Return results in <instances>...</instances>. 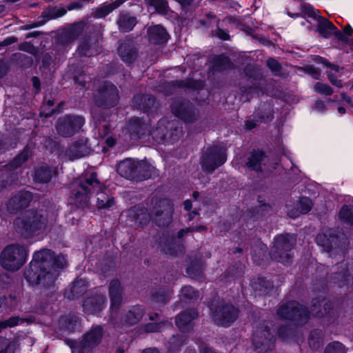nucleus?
Returning <instances> with one entry per match:
<instances>
[{
	"label": "nucleus",
	"mask_w": 353,
	"mask_h": 353,
	"mask_svg": "<svg viewBox=\"0 0 353 353\" xmlns=\"http://www.w3.org/2000/svg\"><path fill=\"white\" fill-rule=\"evenodd\" d=\"M104 185L99 182L95 172L87 173L77 179L72 183L71 203L79 207L85 205L91 195L97 192V205L99 209H109L114 205V199L103 192Z\"/></svg>",
	"instance_id": "obj_1"
},
{
	"label": "nucleus",
	"mask_w": 353,
	"mask_h": 353,
	"mask_svg": "<svg viewBox=\"0 0 353 353\" xmlns=\"http://www.w3.org/2000/svg\"><path fill=\"white\" fill-rule=\"evenodd\" d=\"M52 254L50 250L43 249L34 252L29 267L24 272V276L30 285L52 287L57 278L56 271H47L51 264Z\"/></svg>",
	"instance_id": "obj_2"
},
{
	"label": "nucleus",
	"mask_w": 353,
	"mask_h": 353,
	"mask_svg": "<svg viewBox=\"0 0 353 353\" xmlns=\"http://www.w3.org/2000/svg\"><path fill=\"white\" fill-rule=\"evenodd\" d=\"M330 304L324 298L312 301L311 312L296 301H291L281 305L277 314L282 319L294 321L296 324H303L307 322L311 315L316 317H323L330 313Z\"/></svg>",
	"instance_id": "obj_3"
},
{
	"label": "nucleus",
	"mask_w": 353,
	"mask_h": 353,
	"mask_svg": "<svg viewBox=\"0 0 353 353\" xmlns=\"http://www.w3.org/2000/svg\"><path fill=\"white\" fill-rule=\"evenodd\" d=\"M56 221V215L46 210H28L14 221L17 231L26 237L45 230Z\"/></svg>",
	"instance_id": "obj_4"
},
{
	"label": "nucleus",
	"mask_w": 353,
	"mask_h": 353,
	"mask_svg": "<svg viewBox=\"0 0 353 353\" xmlns=\"http://www.w3.org/2000/svg\"><path fill=\"white\" fill-rule=\"evenodd\" d=\"M27 250L22 245L11 244L1 252L0 263L2 267L9 271L19 270L26 261Z\"/></svg>",
	"instance_id": "obj_5"
},
{
	"label": "nucleus",
	"mask_w": 353,
	"mask_h": 353,
	"mask_svg": "<svg viewBox=\"0 0 353 353\" xmlns=\"http://www.w3.org/2000/svg\"><path fill=\"white\" fill-rule=\"evenodd\" d=\"M296 236L294 234H283L278 236L274 242L270 255L272 259L285 265L292 262L291 250L296 244Z\"/></svg>",
	"instance_id": "obj_6"
},
{
	"label": "nucleus",
	"mask_w": 353,
	"mask_h": 353,
	"mask_svg": "<svg viewBox=\"0 0 353 353\" xmlns=\"http://www.w3.org/2000/svg\"><path fill=\"white\" fill-rule=\"evenodd\" d=\"M226 161L225 150L223 148L214 146L208 148L202 156L201 164L205 172L212 173Z\"/></svg>",
	"instance_id": "obj_7"
},
{
	"label": "nucleus",
	"mask_w": 353,
	"mask_h": 353,
	"mask_svg": "<svg viewBox=\"0 0 353 353\" xmlns=\"http://www.w3.org/2000/svg\"><path fill=\"white\" fill-rule=\"evenodd\" d=\"M274 335L268 326L259 327L254 334L252 343L258 353H265L274 347Z\"/></svg>",
	"instance_id": "obj_8"
},
{
	"label": "nucleus",
	"mask_w": 353,
	"mask_h": 353,
	"mask_svg": "<svg viewBox=\"0 0 353 353\" xmlns=\"http://www.w3.org/2000/svg\"><path fill=\"white\" fill-rule=\"evenodd\" d=\"M119 101L118 90L114 85L105 82L95 97L98 108H109L117 105Z\"/></svg>",
	"instance_id": "obj_9"
},
{
	"label": "nucleus",
	"mask_w": 353,
	"mask_h": 353,
	"mask_svg": "<svg viewBox=\"0 0 353 353\" xmlns=\"http://www.w3.org/2000/svg\"><path fill=\"white\" fill-rule=\"evenodd\" d=\"M212 317L219 325L228 326L234 322L238 316V310L232 305L221 304L215 309L211 308Z\"/></svg>",
	"instance_id": "obj_10"
},
{
	"label": "nucleus",
	"mask_w": 353,
	"mask_h": 353,
	"mask_svg": "<svg viewBox=\"0 0 353 353\" xmlns=\"http://www.w3.org/2000/svg\"><path fill=\"white\" fill-rule=\"evenodd\" d=\"M171 111L186 123L194 122L199 117L198 110L189 101H174L171 105Z\"/></svg>",
	"instance_id": "obj_11"
},
{
	"label": "nucleus",
	"mask_w": 353,
	"mask_h": 353,
	"mask_svg": "<svg viewBox=\"0 0 353 353\" xmlns=\"http://www.w3.org/2000/svg\"><path fill=\"white\" fill-rule=\"evenodd\" d=\"M174 208L168 199L160 200L153 208L154 221L159 226H167L172 221Z\"/></svg>",
	"instance_id": "obj_12"
},
{
	"label": "nucleus",
	"mask_w": 353,
	"mask_h": 353,
	"mask_svg": "<svg viewBox=\"0 0 353 353\" xmlns=\"http://www.w3.org/2000/svg\"><path fill=\"white\" fill-rule=\"evenodd\" d=\"M84 123V119L79 116L69 115L60 118L57 130L63 137H71L78 132Z\"/></svg>",
	"instance_id": "obj_13"
},
{
	"label": "nucleus",
	"mask_w": 353,
	"mask_h": 353,
	"mask_svg": "<svg viewBox=\"0 0 353 353\" xmlns=\"http://www.w3.org/2000/svg\"><path fill=\"white\" fill-rule=\"evenodd\" d=\"M109 294L110 297V319H115L114 313L119 309L122 302V288L118 280H113L109 286Z\"/></svg>",
	"instance_id": "obj_14"
},
{
	"label": "nucleus",
	"mask_w": 353,
	"mask_h": 353,
	"mask_svg": "<svg viewBox=\"0 0 353 353\" xmlns=\"http://www.w3.org/2000/svg\"><path fill=\"white\" fill-rule=\"evenodd\" d=\"M90 152V148L87 144V139L81 138L74 142L65 151V155L70 160L73 161L82 158Z\"/></svg>",
	"instance_id": "obj_15"
},
{
	"label": "nucleus",
	"mask_w": 353,
	"mask_h": 353,
	"mask_svg": "<svg viewBox=\"0 0 353 353\" xmlns=\"http://www.w3.org/2000/svg\"><path fill=\"white\" fill-rule=\"evenodd\" d=\"M32 200V194L27 191H20L14 195L8 201V209L12 212L19 209L27 207Z\"/></svg>",
	"instance_id": "obj_16"
},
{
	"label": "nucleus",
	"mask_w": 353,
	"mask_h": 353,
	"mask_svg": "<svg viewBox=\"0 0 353 353\" xmlns=\"http://www.w3.org/2000/svg\"><path fill=\"white\" fill-rule=\"evenodd\" d=\"M106 299L103 295H97L88 298L83 303V309L85 313L97 314L105 306Z\"/></svg>",
	"instance_id": "obj_17"
},
{
	"label": "nucleus",
	"mask_w": 353,
	"mask_h": 353,
	"mask_svg": "<svg viewBox=\"0 0 353 353\" xmlns=\"http://www.w3.org/2000/svg\"><path fill=\"white\" fill-rule=\"evenodd\" d=\"M312 207V201L307 197H301L295 203L293 206L288 205V215L292 218H296L301 214L307 213Z\"/></svg>",
	"instance_id": "obj_18"
},
{
	"label": "nucleus",
	"mask_w": 353,
	"mask_h": 353,
	"mask_svg": "<svg viewBox=\"0 0 353 353\" xmlns=\"http://www.w3.org/2000/svg\"><path fill=\"white\" fill-rule=\"evenodd\" d=\"M66 12L67 10L63 7H49L42 12L41 17L43 19L32 23L28 28H33L43 26L47 21L63 17Z\"/></svg>",
	"instance_id": "obj_19"
},
{
	"label": "nucleus",
	"mask_w": 353,
	"mask_h": 353,
	"mask_svg": "<svg viewBox=\"0 0 353 353\" xmlns=\"http://www.w3.org/2000/svg\"><path fill=\"white\" fill-rule=\"evenodd\" d=\"M137 165V160L128 158L118 164L117 172L123 177L135 179Z\"/></svg>",
	"instance_id": "obj_20"
},
{
	"label": "nucleus",
	"mask_w": 353,
	"mask_h": 353,
	"mask_svg": "<svg viewBox=\"0 0 353 353\" xmlns=\"http://www.w3.org/2000/svg\"><path fill=\"white\" fill-rule=\"evenodd\" d=\"M198 316L195 310H189L181 313L176 318V325L183 332L188 331L191 327L192 320Z\"/></svg>",
	"instance_id": "obj_21"
},
{
	"label": "nucleus",
	"mask_w": 353,
	"mask_h": 353,
	"mask_svg": "<svg viewBox=\"0 0 353 353\" xmlns=\"http://www.w3.org/2000/svg\"><path fill=\"white\" fill-rule=\"evenodd\" d=\"M144 314L142 306L135 305L130 307L128 311L123 313L122 323L133 325L138 323Z\"/></svg>",
	"instance_id": "obj_22"
},
{
	"label": "nucleus",
	"mask_w": 353,
	"mask_h": 353,
	"mask_svg": "<svg viewBox=\"0 0 353 353\" xmlns=\"http://www.w3.org/2000/svg\"><path fill=\"white\" fill-rule=\"evenodd\" d=\"M102 334V328L100 326L92 329L84 336L80 345L83 349H89L97 345L101 341Z\"/></svg>",
	"instance_id": "obj_23"
},
{
	"label": "nucleus",
	"mask_w": 353,
	"mask_h": 353,
	"mask_svg": "<svg viewBox=\"0 0 353 353\" xmlns=\"http://www.w3.org/2000/svg\"><path fill=\"white\" fill-rule=\"evenodd\" d=\"M128 215L135 223L140 225L145 224L151 216L148 212L147 209L139 205L131 208L128 211Z\"/></svg>",
	"instance_id": "obj_24"
},
{
	"label": "nucleus",
	"mask_w": 353,
	"mask_h": 353,
	"mask_svg": "<svg viewBox=\"0 0 353 353\" xmlns=\"http://www.w3.org/2000/svg\"><path fill=\"white\" fill-rule=\"evenodd\" d=\"M148 34L150 41L155 44L166 42L168 37L166 30L160 25L150 27L148 30Z\"/></svg>",
	"instance_id": "obj_25"
},
{
	"label": "nucleus",
	"mask_w": 353,
	"mask_h": 353,
	"mask_svg": "<svg viewBox=\"0 0 353 353\" xmlns=\"http://www.w3.org/2000/svg\"><path fill=\"white\" fill-rule=\"evenodd\" d=\"M336 240L335 236L332 235V230L327 229L319 233L316 237V243L323 248L325 252H331L333 243Z\"/></svg>",
	"instance_id": "obj_26"
},
{
	"label": "nucleus",
	"mask_w": 353,
	"mask_h": 353,
	"mask_svg": "<svg viewBox=\"0 0 353 353\" xmlns=\"http://www.w3.org/2000/svg\"><path fill=\"white\" fill-rule=\"evenodd\" d=\"M266 157L261 151H254L247 162V166L254 170H263L262 165H265Z\"/></svg>",
	"instance_id": "obj_27"
},
{
	"label": "nucleus",
	"mask_w": 353,
	"mask_h": 353,
	"mask_svg": "<svg viewBox=\"0 0 353 353\" xmlns=\"http://www.w3.org/2000/svg\"><path fill=\"white\" fill-rule=\"evenodd\" d=\"M146 128L145 124L139 118L132 119L129 121L128 130L130 132L132 139L141 138Z\"/></svg>",
	"instance_id": "obj_28"
},
{
	"label": "nucleus",
	"mask_w": 353,
	"mask_h": 353,
	"mask_svg": "<svg viewBox=\"0 0 353 353\" xmlns=\"http://www.w3.org/2000/svg\"><path fill=\"white\" fill-rule=\"evenodd\" d=\"M118 52L121 59L128 63H131L135 59L136 50L128 42H123L120 44Z\"/></svg>",
	"instance_id": "obj_29"
},
{
	"label": "nucleus",
	"mask_w": 353,
	"mask_h": 353,
	"mask_svg": "<svg viewBox=\"0 0 353 353\" xmlns=\"http://www.w3.org/2000/svg\"><path fill=\"white\" fill-rule=\"evenodd\" d=\"M61 329L69 332L75 331L79 326V317L74 314H69L62 316L59 321Z\"/></svg>",
	"instance_id": "obj_30"
},
{
	"label": "nucleus",
	"mask_w": 353,
	"mask_h": 353,
	"mask_svg": "<svg viewBox=\"0 0 353 353\" xmlns=\"http://www.w3.org/2000/svg\"><path fill=\"white\" fill-rule=\"evenodd\" d=\"M317 30L322 37L328 38L332 34H334V32L336 31V28L327 19L321 17L319 20Z\"/></svg>",
	"instance_id": "obj_31"
},
{
	"label": "nucleus",
	"mask_w": 353,
	"mask_h": 353,
	"mask_svg": "<svg viewBox=\"0 0 353 353\" xmlns=\"http://www.w3.org/2000/svg\"><path fill=\"white\" fill-rule=\"evenodd\" d=\"M136 23V18L128 14H121L117 21V24L120 30L124 32L132 30Z\"/></svg>",
	"instance_id": "obj_32"
},
{
	"label": "nucleus",
	"mask_w": 353,
	"mask_h": 353,
	"mask_svg": "<svg viewBox=\"0 0 353 353\" xmlns=\"http://www.w3.org/2000/svg\"><path fill=\"white\" fill-rule=\"evenodd\" d=\"M123 3L122 1H116L110 3L102 4L100 7L97 8L92 14L95 18H103L112 12L114 9L117 8Z\"/></svg>",
	"instance_id": "obj_33"
},
{
	"label": "nucleus",
	"mask_w": 353,
	"mask_h": 353,
	"mask_svg": "<svg viewBox=\"0 0 353 353\" xmlns=\"http://www.w3.org/2000/svg\"><path fill=\"white\" fill-rule=\"evenodd\" d=\"M87 289L86 282L80 279L75 281L70 288V292H67L65 296L68 299H74L81 294L85 293Z\"/></svg>",
	"instance_id": "obj_34"
},
{
	"label": "nucleus",
	"mask_w": 353,
	"mask_h": 353,
	"mask_svg": "<svg viewBox=\"0 0 353 353\" xmlns=\"http://www.w3.org/2000/svg\"><path fill=\"white\" fill-rule=\"evenodd\" d=\"M137 179H145L151 176L154 168L145 161H137Z\"/></svg>",
	"instance_id": "obj_35"
},
{
	"label": "nucleus",
	"mask_w": 353,
	"mask_h": 353,
	"mask_svg": "<svg viewBox=\"0 0 353 353\" xmlns=\"http://www.w3.org/2000/svg\"><path fill=\"white\" fill-rule=\"evenodd\" d=\"M141 102L138 104V108L148 112L155 107V99L150 95L137 96L134 97V103Z\"/></svg>",
	"instance_id": "obj_36"
},
{
	"label": "nucleus",
	"mask_w": 353,
	"mask_h": 353,
	"mask_svg": "<svg viewBox=\"0 0 353 353\" xmlns=\"http://www.w3.org/2000/svg\"><path fill=\"white\" fill-rule=\"evenodd\" d=\"M52 177V171L46 165H41L35 171L34 179L38 182L47 183Z\"/></svg>",
	"instance_id": "obj_37"
},
{
	"label": "nucleus",
	"mask_w": 353,
	"mask_h": 353,
	"mask_svg": "<svg viewBox=\"0 0 353 353\" xmlns=\"http://www.w3.org/2000/svg\"><path fill=\"white\" fill-rule=\"evenodd\" d=\"M52 254L51 264L50 267H47V271L54 272L57 273V276H59V270L65 268L67 265V260L63 255H58L54 256V253L51 251Z\"/></svg>",
	"instance_id": "obj_38"
},
{
	"label": "nucleus",
	"mask_w": 353,
	"mask_h": 353,
	"mask_svg": "<svg viewBox=\"0 0 353 353\" xmlns=\"http://www.w3.org/2000/svg\"><path fill=\"white\" fill-rule=\"evenodd\" d=\"M85 23L83 21L78 22L72 25L66 32V37L69 41H73L81 35L83 31Z\"/></svg>",
	"instance_id": "obj_39"
},
{
	"label": "nucleus",
	"mask_w": 353,
	"mask_h": 353,
	"mask_svg": "<svg viewBox=\"0 0 353 353\" xmlns=\"http://www.w3.org/2000/svg\"><path fill=\"white\" fill-rule=\"evenodd\" d=\"M339 218L347 225H353V205H345L339 212Z\"/></svg>",
	"instance_id": "obj_40"
},
{
	"label": "nucleus",
	"mask_w": 353,
	"mask_h": 353,
	"mask_svg": "<svg viewBox=\"0 0 353 353\" xmlns=\"http://www.w3.org/2000/svg\"><path fill=\"white\" fill-rule=\"evenodd\" d=\"M323 337V334L321 330L316 329L312 331L308 339L310 347L314 350L318 349L322 345Z\"/></svg>",
	"instance_id": "obj_41"
},
{
	"label": "nucleus",
	"mask_w": 353,
	"mask_h": 353,
	"mask_svg": "<svg viewBox=\"0 0 353 353\" xmlns=\"http://www.w3.org/2000/svg\"><path fill=\"white\" fill-rule=\"evenodd\" d=\"M172 292L161 289L152 295V301L156 304L164 305L170 301Z\"/></svg>",
	"instance_id": "obj_42"
},
{
	"label": "nucleus",
	"mask_w": 353,
	"mask_h": 353,
	"mask_svg": "<svg viewBox=\"0 0 353 353\" xmlns=\"http://www.w3.org/2000/svg\"><path fill=\"white\" fill-rule=\"evenodd\" d=\"M144 1L161 14H166L168 12L169 8L166 0H144Z\"/></svg>",
	"instance_id": "obj_43"
},
{
	"label": "nucleus",
	"mask_w": 353,
	"mask_h": 353,
	"mask_svg": "<svg viewBox=\"0 0 353 353\" xmlns=\"http://www.w3.org/2000/svg\"><path fill=\"white\" fill-rule=\"evenodd\" d=\"M25 319L19 316H12L6 320H0V332L8 327H13L21 325L25 322Z\"/></svg>",
	"instance_id": "obj_44"
},
{
	"label": "nucleus",
	"mask_w": 353,
	"mask_h": 353,
	"mask_svg": "<svg viewBox=\"0 0 353 353\" xmlns=\"http://www.w3.org/2000/svg\"><path fill=\"white\" fill-rule=\"evenodd\" d=\"M31 154L29 149L25 148L21 153H20L8 165V168L14 169L20 166L23 163L28 159Z\"/></svg>",
	"instance_id": "obj_45"
},
{
	"label": "nucleus",
	"mask_w": 353,
	"mask_h": 353,
	"mask_svg": "<svg viewBox=\"0 0 353 353\" xmlns=\"http://www.w3.org/2000/svg\"><path fill=\"white\" fill-rule=\"evenodd\" d=\"M98 110L97 109H94L92 111V114L95 122V128L98 129L99 134L101 137H105L109 133V127L107 123H105L101 126L100 124H98L97 122H100V118L97 114Z\"/></svg>",
	"instance_id": "obj_46"
},
{
	"label": "nucleus",
	"mask_w": 353,
	"mask_h": 353,
	"mask_svg": "<svg viewBox=\"0 0 353 353\" xmlns=\"http://www.w3.org/2000/svg\"><path fill=\"white\" fill-rule=\"evenodd\" d=\"M345 349L344 345L338 342L334 341L329 343L325 347L324 353H345Z\"/></svg>",
	"instance_id": "obj_47"
},
{
	"label": "nucleus",
	"mask_w": 353,
	"mask_h": 353,
	"mask_svg": "<svg viewBox=\"0 0 353 353\" xmlns=\"http://www.w3.org/2000/svg\"><path fill=\"white\" fill-rule=\"evenodd\" d=\"M164 123H165V121L161 120L159 123L157 128L151 132L152 138L159 143L163 142L168 136V134L165 133L162 130L161 127L160 126L161 124H163Z\"/></svg>",
	"instance_id": "obj_48"
},
{
	"label": "nucleus",
	"mask_w": 353,
	"mask_h": 353,
	"mask_svg": "<svg viewBox=\"0 0 353 353\" xmlns=\"http://www.w3.org/2000/svg\"><path fill=\"white\" fill-rule=\"evenodd\" d=\"M181 296L187 299H196L199 297V292L191 286H184L181 288Z\"/></svg>",
	"instance_id": "obj_49"
},
{
	"label": "nucleus",
	"mask_w": 353,
	"mask_h": 353,
	"mask_svg": "<svg viewBox=\"0 0 353 353\" xmlns=\"http://www.w3.org/2000/svg\"><path fill=\"white\" fill-rule=\"evenodd\" d=\"M261 109L265 111L264 114H261L258 113L259 118L260 121L261 122H268L270 121L273 117L272 110L268 104H263L262 105Z\"/></svg>",
	"instance_id": "obj_50"
},
{
	"label": "nucleus",
	"mask_w": 353,
	"mask_h": 353,
	"mask_svg": "<svg viewBox=\"0 0 353 353\" xmlns=\"http://www.w3.org/2000/svg\"><path fill=\"white\" fill-rule=\"evenodd\" d=\"M353 30L350 26H347L344 28L343 32H341L339 30H336L334 32V36L339 40L343 41H347L349 39V37L351 35Z\"/></svg>",
	"instance_id": "obj_51"
},
{
	"label": "nucleus",
	"mask_w": 353,
	"mask_h": 353,
	"mask_svg": "<svg viewBox=\"0 0 353 353\" xmlns=\"http://www.w3.org/2000/svg\"><path fill=\"white\" fill-rule=\"evenodd\" d=\"M184 336L182 335L173 336L169 341V349L170 351L177 350L185 341Z\"/></svg>",
	"instance_id": "obj_52"
},
{
	"label": "nucleus",
	"mask_w": 353,
	"mask_h": 353,
	"mask_svg": "<svg viewBox=\"0 0 353 353\" xmlns=\"http://www.w3.org/2000/svg\"><path fill=\"white\" fill-rule=\"evenodd\" d=\"M314 89L316 92L326 96H330L333 93V90L330 85L319 82L314 85Z\"/></svg>",
	"instance_id": "obj_53"
},
{
	"label": "nucleus",
	"mask_w": 353,
	"mask_h": 353,
	"mask_svg": "<svg viewBox=\"0 0 353 353\" xmlns=\"http://www.w3.org/2000/svg\"><path fill=\"white\" fill-rule=\"evenodd\" d=\"M256 247L259 249V251L258 254L256 253L253 254L252 257L254 261H257L258 259H260L261 258H262L267 252L266 245L259 241H258L256 242ZM252 251L254 252H256V250L255 246L252 247Z\"/></svg>",
	"instance_id": "obj_54"
},
{
	"label": "nucleus",
	"mask_w": 353,
	"mask_h": 353,
	"mask_svg": "<svg viewBox=\"0 0 353 353\" xmlns=\"http://www.w3.org/2000/svg\"><path fill=\"white\" fill-rule=\"evenodd\" d=\"M0 353H14L12 343L9 339H0Z\"/></svg>",
	"instance_id": "obj_55"
},
{
	"label": "nucleus",
	"mask_w": 353,
	"mask_h": 353,
	"mask_svg": "<svg viewBox=\"0 0 353 353\" xmlns=\"http://www.w3.org/2000/svg\"><path fill=\"white\" fill-rule=\"evenodd\" d=\"M78 52L80 55L83 56H91L92 55V52L90 48V46L88 42L85 41H82L78 48Z\"/></svg>",
	"instance_id": "obj_56"
},
{
	"label": "nucleus",
	"mask_w": 353,
	"mask_h": 353,
	"mask_svg": "<svg viewBox=\"0 0 353 353\" xmlns=\"http://www.w3.org/2000/svg\"><path fill=\"white\" fill-rule=\"evenodd\" d=\"M165 323L161 322L158 323H149L145 326V330L147 332H161L162 330L163 326H164Z\"/></svg>",
	"instance_id": "obj_57"
},
{
	"label": "nucleus",
	"mask_w": 353,
	"mask_h": 353,
	"mask_svg": "<svg viewBox=\"0 0 353 353\" xmlns=\"http://www.w3.org/2000/svg\"><path fill=\"white\" fill-rule=\"evenodd\" d=\"M267 65L274 73L279 72L281 70L280 64L274 59H268L267 60Z\"/></svg>",
	"instance_id": "obj_58"
},
{
	"label": "nucleus",
	"mask_w": 353,
	"mask_h": 353,
	"mask_svg": "<svg viewBox=\"0 0 353 353\" xmlns=\"http://www.w3.org/2000/svg\"><path fill=\"white\" fill-rule=\"evenodd\" d=\"M327 77H328L329 81L333 85H334L337 88L343 87V83H342L341 81L338 80L337 77L335 74H334L333 73H332L331 72H327Z\"/></svg>",
	"instance_id": "obj_59"
},
{
	"label": "nucleus",
	"mask_w": 353,
	"mask_h": 353,
	"mask_svg": "<svg viewBox=\"0 0 353 353\" xmlns=\"http://www.w3.org/2000/svg\"><path fill=\"white\" fill-rule=\"evenodd\" d=\"M168 125L170 128H174V131L176 133L174 135L173 134H170V137L173 141H175L182 135L181 127L175 125L174 123H168Z\"/></svg>",
	"instance_id": "obj_60"
},
{
	"label": "nucleus",
	"mask_w": 353,
	"mask_h": 353,
	"mask_svg": "<svg viewBox=\"0 0 353 353\" xmlns=\"http://www.w3.org/2000/svg\"><path fill=\"white\" fill-rule=\"evenodd\" d=\"M216 35L223 40H227L229 39V34L228 32L224 30L217 29Z\"/></svg>",
	"instance_id": "obj_61"
},
{
	"label": "nucleus",
	"mask_w": 353,
	"mask_h": 353,
	"mask_svg": "<svg viewBox=\"0 0 353 353\" xmlns=\"http://www.w3.org/2000/svg\"><path fill=\"white\" fill-rule=\"evenodd\" d=\"M307 73L311 74L314 79H319L320 76V72L314 68V67L309 66L307 68Z\"/></svg>",
	"instance_id": "obj_62"
},
{
	"label": "nucleus",
	"mask_w": 353,
	"mask_h": 353,
	"mask_svg": "<svg viewBox=\"0 0 353 353\" xmlns=\"http://www.w3.org/2000/svg\"><path fill=\"white\" fill-rule=\"evenodd\" d=\"M307 73L311 74L314 79H319L320 76V72L314 68V67L309 66L307 68Z\"/></svg>",
	"instance_id": "obj_63"
},
{
	"label": "nucleus",
	"mask_w": 353,
	"mask_h": 353,
	"mask_svg": "<svg viewBox=\"0 0 353 353\" xmlns=\"http://www.w3.org/2000/svg\"><path fill=\"white\" fill-rule=\"evenodd\" d=\"M314 109L319 112H323L326 110L325 103L322 101H316L314 105Z\"/></svg>",
	"instance_id": "obj_64"
}]
</instances>
